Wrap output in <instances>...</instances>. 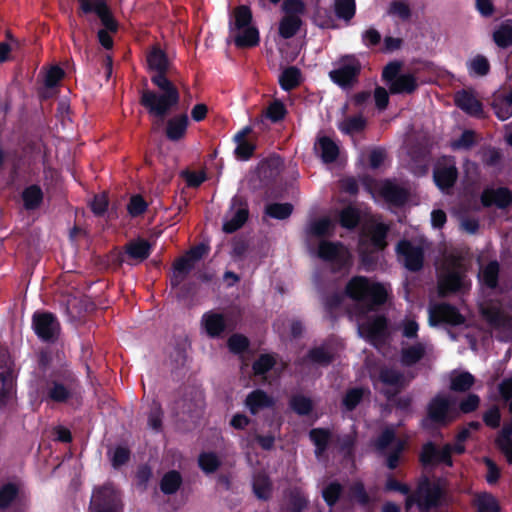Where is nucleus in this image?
Here are the masks:
<instances>
[{"mask_svg":"<svg viewBox=\"0 0 512 512\" xmlns=\"http://www.w3.org/2000/svg\"><path fill=\"white\" fill-rule=\"evenodd\" d=\"M198 463L205 473H213L219 468L221 462L215 453L204 452L199 455Z\"/></svg>","mask_w":512,"mask_h":512,"instance_id":"864d4df0","label":"nucleus"},{"mask_svg":"<svg viewBox=\"0 0 512 512\" xmlns=\"http://www.w3.org/2000/svg\"><path fill=\"white\" fill-rule=\"evenodd\" d=\"M468 69L471 74L485 76L490 70V64L485 56L477 55L468 62Z\"/></svg>","mask_w":512,"mask_h":512,"instance_id":"5fc2aeb1","label":"nucleus"},{"mask_svg":"<svg viewBox=\"0 0 512 512\" xmlns=\"http://www.w3.org/2000/svg\"><path fill=\"white\" fill-rule=\"evenodd\" d=\"M202 324L204 325L207 334L211 337L219 336L226 327L223 315L213 312L203 315Z\"/></svg>","mask_w":512,"mask_h":512,"instance_id":"2f4dec72","label":"nucleus"},{"mask_svg":"<svg viewBox=\"0 0 512 512\" xmlns=\"http://www.w3.org/2000/svg\"><path fill=\"white\" fill-rule=\"evenodd\" d=\"M317 256L326 262L333 272H348L352 265L349 250L340 242L320 241Z\"/></svg>","mask_w":512,"mask_h":512,"instance_id":"0eeeda50","label":"nucleus"},{"mask_svg":"<svg viewBox=\"0 0 512 512\" xmlns=\"http://www.w3.org/2000/svg\"><path fill=\"white\" fill-rule=\"evenodd\" d=\"M379 381L387 386L382 392L391 398L396 395L406 384L404 374L391 367H382L379 371Z\"/></svg>","mask_w":512,"mask_h":512,"instance_id":"a211bd4d","label":"nucleus"},{"mask_svg":"<svg viewBox=\"0 0 512 512\" xmlns=\"http://www.w3.org/2000/svg\"><path fill=\"white\" fill-rule=\"evenodd\" d=\"M456 105L472 116H480L483 112L481 102L470 92L461 91L455 95Z\"/></svg>","mask_w":512,"mask_h":512,"instance_id":"b1692460","label":"nucleus"},{"mask_svg":"<svg viewBox=\"0 0 512 512\" xmlns=\"http://www.w3.org/2000/svg\"><path fill=\"white\" fill-rule=\"evenodd\" d=\"M458 176L457 168L453 163H443L434 169V180L440 189L450 188Z\"/></svg>","mask_w":512,"mask_h":512,"instance_id":"412c9836","label":"nucleus"},{"mask_svg":"<svg viewBox=\"0 0 512 512\" xmlns=\"http://www.w3.org/2000/svg\"><path fill=\"white\" fill-rule=\"evenodd\" d=\"M465 287L462 260L455 255L445 258L442 272L438 277V291L441 297L448 293L456 292Z\"/></svg>","mask_w":512,"mask_h":512,"instance_id":"423d86ee","label":"nucleus"},{"mask_svg":"<svg viewBox=\"0 0 512 512\" xmlns=\"http://www.w3.org/2000/svg\"><path fill=\"white\" fill-rule=\"evenodd\" d=\"M478 512H499V505L495 497L488 493H482L475 498Z\"/></svg>","mask_w":512,"mask_h":512,"instance_id":"de8ad7c7","label":"nucleus"},{"mask_svg":"<svg viewBox=\"0 0 512 512\" xmlns=\"http://www.w3.org/2000/svg\"><path fill=\"white\" fill-rule=\"evenodd\" d=\"M250 25H252V13L250 8L246 5L236 7L233 11V19L229 24L230 33L237 32V30Z\"/></svg>","mask_w":512,"mask_h":512,"instance_id":"7c9ffc66","label":"nucleus"},{"mask_svg":"<svg viewBox=\"0 0 512 512\" xmlns=\"http://www.w3.org/2000/svg\"><path fill=\"white\" fill-rule=\"evenodd\" d=\"M429 323L436 326L440 323L457 326L465 322V317L455 306L448 303H439L429 307Z\"/></svg>","mask_w":512,"mask_h":512,"instance_id":"ddd939ff","label":"nucleus"},{"mask_svg":"<svg viewBox=\"0 0 512 512\" xmlns=\"http://www.w3.org/2000/svg\"><path fill=\"white\" fill-rule=\"evenodd\" d=\"M33 328L36 335L43 341H55L60 333V325L51 313H35Z\"/></svg>","mask_w":512,"mask_h":512,"instance_id":"2eb2a0df","label":"nucleus"},{"mask_svg":"<svg viewBox=\"0 0 512 512\" xmlns=\"http://www.w3.org/2000/svg\"><path fill=\"white\" fill-rule=\"evenodd\" d=\"M336 65L337 67L329 72L330 79L341 88L353 87L361 70L359 61L353 56H344Z\"/></svg>","mask_w":512,"mask_h":512,"instance_id":"9d476101","label":"nucleus"},{"mask_svg":"<svg viewBox=\"0 0 512 512\" xmlns=\"http://www.w3.org/2000/svg\"><path fill=\"white\" fill-rule=\"evenodd\" d=\"M481 201L484 206L495 205L500 209H504L511 204L512 195L507 188H491L483 191Z\"/></svg>","mask_w":512,"mask_h":512,"instance_id":"6ab92c4d","label":"nucleus"},{"mask_svg":"<svg viewBox=\"0 0 512 512\" xmlns=\"http://www.w3.org/2000/svg\"><path fill=\"white\" fill-rule=\"evenodd\" d=\"M293 211V206L290 203H272L266 206L265 212L268 216L283 220L288 218Z\"/></svg>","mask_w":512,"mask_h":512,"instance_id":"49530a36","label":"nucleus"},{"mask_svg":"<svg viewBox=\"0 0 512 512\" xmlns=\"http://www.w3.org/2000/svg\"><path fill=\"white\" fill-rule=\"evenodd\" d=\"M127 255L137 261H143L150 255V244L143 239L131 241L126 245Z\"/></svg>","mask_w":512,"mask_h":512,"instance_id":"4c0bfd02","label":"nucleus"},{"mask_svg":"<svg viewBox=\"0 0 512 512\" xmlns=\"http://www.w3.org/2000/svg\"><path fill=\"white\" fill-rule=\"evenodd\" d=\"M282 161L279 157H271L262 161L257 168V175L264 184L275 180L281 172Z\"/></svg>","mask_w":512,"mask_h":512,"instance_id":"4be33fe9","label":"nucleus"},{"mask_svg":"<svg viewBox=\"0 0 512 512\" xmlns=\"http://www.w3.org/2000/svg\"><path fill=\"white\" fill-rule=\"evenodd\" d=\"M358 332L361 337L365 338L375 347L379 348L385 343L387 338V323L386 319L377 316L373 320L367 321L359 325Z\"/></svg>","mask_w":512,"mask_h":512,"instance_id":"dca6fc26","label":"nucleus"},{"mask_svg":"<svg viewBox=\"0 0 512 512\" xmlns=\"http://www.w3.org/2000/svg\"><path fill=\"white\" fill-rule=\"evenodd\" d=\"M346 294L359 306L361 313H367L386 301L385 288L364 276H355L347 283Z\"/></svg>","mask_w":512,"mask_h":512,"instance_id":"7ed1b4c3","label":"nucleus"},{"mask_svg":"<svg viewBox=\"0 0 512 512\" xmlns=\"http://www.w3.org/2000/svg\"><path fill=\"white\" fill-rule=\"evenodd\" d=\"M418 87L412 74H401L389 84L391 94L413 93Z\"/></svg>","mask_w":512,"mask_h":512,"instance_id":"cd10ccee","label":"nucleus"},{"mask_svg":"<svg viewBox=\"0 0 512 512\" xmlns=\"http://www.w3.org/2000/svg\"><path fill=\"white\" fill-rule=\"evenodd\" d=\"M378 453L386 458V465L389 469H395L404 450V442L395 436L392 428L385 429L376 441Z\"/></svg>","mask_w":512,"mask_h":512,"instance_id":"1a4fd4ad","label":"nucleus"},{"mask_svg":"<svg viewBox=\"0 0 512 512\" xmlns=\"http://www.w3.org/2000/svg\"><path fill=\"white\" fill-rule=\"evenodd\" d=\"M388 227L383 223L374 225L371 229V240L375 247L383 249L386 247V236Z\"/></svg>","mask_w":512,"mask_h":512,"instance_id":"052dcab7","label":"nucleus"},{"mask_svg":"<svg viewBox=\"0 0 512 512\" xmlns=\"http://www.w3.org/2000/svg\"><path fill=\"white\" fill-rule=\"evenodd\" d=\"M457 415L455 399L444 394H437L428 403L427 418L424 425L431 422L437 426H444L452 422Z\"/></svg>","mask_w":512,"mask_h":512,"instance_id":"6e6552de","label":"nucleus"},{"mask_svg":"<svg viewBox=\"0 0 512 512\" xmlns=\"http://www.w3.org/2000/svg\"><path fill=\"white\" fill-rule=\"evenodd\" d=\"M399 261L410 271H419L423 267L424 250L422 246L408 240L400 241L396 246Z\"/></svg>","mask_w":512,"mask_h":512,"instance_id":"f8f14e48","label":"nucleus"},{"mask_svg":"<svg viewBox=\"0 0 512 512\" xmlns=\"http://www.w3.org/2000/svg\"><path fill=\"white\" fill-rule=\"evenodd\" d=\"M427 352L425 343H415L413 345L403 347L401 350V363L404 366H412L420 361Z\"/></svg>","mask_w":512,"mask_h":512,"instance_id":"c756f323","label":"nucleus"},{"mask_svg":"<svg viewBox=\"0 0 512 512\" xmlns=\"http://www.w3.org/2000/svg\"><path fill=\"white\" fill-rule=\"evenodd\" d=\"M309 359L318 364H329L332 360L331 354L323 347H317L309 351Z\"/></svg>","mask_w":512,"mask_h":512,"instance_id":"774afa93","label":"nucleus"},{"mask_svg":"<svg viewBox=\"0 0 512 512\" xmlns=\"http://www.w3.org/2000/svg\"><path fill=\"white\" fill-rule=\"evenodd\" d=\"M202 408V399L200 396L197 398H183L176 403L175 411L177 414L192 416L197 414Z\"/></svg>","mask_w":512,"mask_h":512,"instance_id":"37998d69","label":"nucleus"},{"mask_svg":"<svg viewBox=\"0 0 512 512\" xmlns=\"http://www.w3.org/2000/svg\"><path fill=\"white\" fill-rule=\"evenodd\" d=\"M315 151L324 163L334 162L339 155L338 145L329 137H320L315 143Z\"/></svg>","mask_w":512,"mask_h":512,"instance_id":"393cba45","label":"nucleus"},{"mask_svg":"<svg viewBox=\"0 0 512 512\" xmlns=\"http://www.w3.org/2000/svg\"><path fill=\"white\" fill-rule=\"evenodd\" d=\"M275 364V360L268 354L261 355L253 364V371L256 375H263Z\"/></svg>","mask_w":512,"mask_h":512,"instance_id":"69168bd1","label":"nucleus"},{"mask_svg":"<svg viewBox=\"0 0 512 512\" xmlns=\"http://www.w3.org/2000/svg\"><path fill=\"white\" fill-rule=\"evenodd\" d=\"M182 484V477L179 472L172 470L167 472L161 479L160 489L164 494H174Z\"/></svg>","mask_w":512,"mask_h":512,"instance_id":"a19ab883","label":"nucleus"},{"mask_svg":"<svg viewBox=\"0 0 512 512\" xmlns=\"http://www.w3.org/2000/svg\"><path fill=\"white\" fill-rule=\"evenodd\" d=\"M62 367V358L58 353H53L52 351H41L38 356V369L40 375L37 378L46 379V374L49 370H52V373H60V369Z\"/></svg>","mask_w":512,"mask_h":512,"instance_id":"aec40b11","label":"nucleus"},{"mask_svg":"<svg viewBox=\"0 0 512 512\" xmlns=\"http://www.w3.org/2000/svg\"><path fill=\"white\" fill-rule=\"evenodd\" d=\"M24 207L27 210L37 209L43 200V193L39 186L31 185L22 192Z\"/></svg>","mask_w":512,"mask_h":512,"instance_id":"ea45409f","label":"nucleus"},{"mask_svg":"<svg viewBox=\"0 0 512 512\" xmlns=\"http://www.w3.org/2000/svg\"><path fill=\"white\" fill-rule=\"evenodd\" d=\"M445 492L438 483H431L424 478L418 485L416 491L410 494L406 499V509L409 510L416 504L422 512H427L432 508L442 505Z\"/></svg>","mask_w":512,"mask_h":512,"instance_id":"39448f33","label":"nucleus"},{"mask_svg":"<svg viewBox=\"0 0 512 512\" xmlns=\"http://www.w3.org/2000/svg\"><path fill=\"white\" fill-rule=\"evenodd\" d=\"M359 222V215L357 211L352 207L344 208L340 213V224L348 229H352L357 226Z\"/></svg>","mask_w":512,"mask_h":512,"instance_id":"e2e57ef3","label":"nucleus"},{"mask_svg":"<svg viewBox=\"0 0 512 512\" xmlns=\"http://www.w3.org/2000/svg\"><path fill=\"white\" fill-rule=\"evenodd\" d=\"M310 439L316 446V455L320 456L327 447L329 432L324 429H312L310 431Z\"/></svg>","mask_w":512,"mask_h":512,"instance_id":"4d7b16f0","label":"nucleus"},{"mask_svg":"<svg viewBox=\"0 0 512 512\" xmlns=\"http://www.w3.org/2000/svg\"><path fill=\"white\" fill-rule=\"evenodd\" d=\"M248 210L246 208H239L232 216V218L223 224V230L227 233H232L238 230L247 220Z\"/></svg>","mask_w":512,"mask_h":512,"instance_id":"603ef678","label":"nucleus"},{"mask_svg":"<svg viewBox=\"0 0 512 512\" xmlns=\"http://www.w3.org/2000/svg\"><path fill=\"white\" fill-rule=\"evenodd\" d=\"M493 108L497 117L502 121L512 116V105L504 98L496 100L493 103Z\"/></svg>","mask_w":512,"mask_h":512,"instance_id":"338daca9","label":"nucleus"},{"mask_svg":"<svg viewBox=\"0 0 512 512\" xmlns=\"http://www.w3.org/2000/svg\"><path fill=\"white\" fill-rule=\"evenodd\" d=\"M493 40L500 48L512 46V21L501 23L493 32Z\"/></svg>","mask_w":512,"mask_h":512,"instance_id":"58836bf2","label":"nucleus"},{"mask_svg":"<svg viewBox=\"0 0 512 512\" xmlns=\"http://www.w3.org/2000/svg\"><path fill=\"white\" fill-rule=\"evenodd\" d=\"M239 48L253 47L259 43V31L254 25L230 33Z\"/></svg>","mask_w":512,"mask_h":512,"instance_id":"a878e982","label":"nucleus"},{"mask_svg":"<svg viewBox=\"0 0 512 512\" xmlns=\"http://www.w3.org/2000/svg\"><path fill=\"white\" fill-rule=\"evenodd\" d=\"M388 14L393 17H397L402 21H407L411 17V9L404 1H393L389 5Z\"/></svg>","mask_w":512,"mask_h":512,"instance_id":"bf43d9fd","label":"nucleus"},{"mask_svg":"<svg viewBox=\"0 0 512 512\" xmlns=\"http://www.w3.org/2000/svg\"><path fill=\"white\" fill-rule=\"evenodd\" d=\"M366 126V119L362 115L345 118L338 125L345 134H354L362 131Z\"/></svg>","mask_w":512,"mask_h":512,"instance_id":"a18cd8bd","label":"nucleus"},{"mask_svg":"<svg viewBox=\"0 0 512 512\" xmlns=\"http://www.w3.org/2000/svg\"><path fill=\"white\" fill-rule=\"evenodd\" d=\"M334 9L338 18L344 19L345 21H350L355 14V1L335 0Z\"/></svg>","mask_w":512,"mask_h":512,"instance_id":"8fccbe9b","label":"nucleus"},{"mask_svg":"<svg viewBox=\"0 0 512 512\" xmlns=\"http://www.w3.org/2000/svg\"><path fill=\"white\" fill-rule=\"evenodd\" d=\"M334 230L335 224L327 217L314 220L309 226V234L319 238L333 236Z\"/></svg>","mask_w":512,"mask_h":512,"instance_id":"e433bc0d","label":"nucleus"},{"mask_svg":"<svg viewBox=\"0 0 512 512\" xmlns=\"http://www.w3.org/2000/svg\"><path fill=\"white\" fill-rule=\"evenodd\" d=\"M194 264L190 258L183 256L177 259L174 263V270L170 282L174 287L179 286L187 277L189 272L193 269Z\"/></svg>","mask_w":512,"mask_h":512,"instance_id":"f704fd0d","label":"nucleus"},{"mask_svg":"<svg viewBox=\"0 0 512 512\" xmlns=\"http://www.w3.org/2000/svg\"><path fill=\"white\" fill-rule=\"evenodd\" d=\"M188 125V117L186 115H179L171 118L167 122L166 135L168 139L177 141L185 135Z\"/></svg>","mask_w":512,"mask_h":512,"instance_id":"473e14b6","label":"nucleus"},{"mask_svg":"<svg viewBox=\"0 0 512 512\" xmlns=\"http://www.w3.org/2000/svg\"><path fill=\"white\" fill-rule=\"evenodd\" d=\"M348 497L350 501L356 502L363 507L368 506L371 501L370 496L361 481H356L350 485Z\"/></svg>","mask_w":512,"mask_h":512,"instance_id":"c03bdc74","label":"nucleus"},{"mask_svg":"<svg viewBox=\"0 0 512 512\" xmlns=\"http://www.w3.org/2000/svg\"><path fill=\"white\" fill-rule=\"evenodd\" d=\"M451 454L452 446L450 444H446L441 449H438L433 443L429 442L423 446L420 460L423 465L444 463L452 466Z\"/></svg>","mask_w":512,"mask_h":512,"instance_id":"f3484780","label":"nucleus"},{"mask_svg":"<svg viewBox=\"0 0 512 512\" xmlns=\"http://www.w3.org/2000/svg\"><path fill=\"white\" fill-rule=\"evenodd\" d=\"M300 72L296 67H289L282 72L279 77V82L284 90H291L298 86Z\"/></svg>","mask_w":512,"mask_h":512,"instance_id":"09e8293b","label":"nucleus"},{"mask_svg":"<svg viewBox=\"0 0 512 512\" xmlns=\"http://www.w3.org/2000/svg\"><path fill=\"white\" fill-rule=\"evenodd\" d=\"M301 24L302 21L297 15H285L279 22V35L289 39L298 32Z\"/></svg>","mask_w":512,"mask_h":512,"instance_id":"c9c22d12","label":"nucleus"},{"mask_svg":"<svg viewBox=\"0 0 512 512\" xmlns=\"http://www.w3.org/2000/svg\"><path fill=\"white\" fill-rule=\"evenodd\" d=\"M475 383L474 376L469 372H461L451 376L450 389L455 392H466Z\"/></svg>","mask_w":512,"mask_h":512,"instance_id":"79ce46f5","label":"nucleus"},{"mask_svg":"<svg viewBox=\"0 0 512 512\" xmlns=\"http://www.w3.org/2000/svg\"><path fill=\"white\" fill-rule=\"evenodd\" d=\"M119 497L111 485H105L94 491L89 512H118Z\"/></svg>","mask_w":512,"mask_h":512,"instance_id":"4468645a","label":"nucleus"},{"mask_svg":"<svg viewBox=\"0 0 512 512\" xmlns=\"http://www.w3.org/2000/svg\"><path fill=\"white\" fill-rule=\"evenodd\" d=\"M74 384L75 377L68 370L51 373L49 379L35 378L31 382L29 397L33 404H41L45 400L63 403L72 397Z\"/></svg>","mask_w":512,"mask_h":512,"instance_id":"f03ea898","label":"nucleus"},{"mask_svg":"<svg viewBox=\"0 0 512 512\" xmlns=\"http://www.w3.org/2000/svg\"><path fill=\"white\" fill-rule=\"evenodd\" d=\"M481 313L484 319L494 328H507L510 326V317H508L498 306L486 304L481 307Z\"/></svg>","mask_w":512,"mask_h":512,"instance_id":"5701e85b","label":"nucleus"},{"mask_svg":"<svg viewBox=\"0 0 512 512\" xmlns=\"http://www.w3.org/2000/svg\"><path fill=\"white\" fill-rule=\"evenodd\" d=\"M380 193L386 201L395 204L402 205L408 197V192L391 181H385L380 187Z\"/></svg>","mask_w":512,"mask_h":512,"instance_id":"bb28decb","label":"nucleus"},{"mask_svg":"<svg viewBox=\"0 0 512 512\" xmlns=\"http://www.w3.org/2000/svg\"><path fill=\"white\" fill-rule=\"evenodd\" d=\"M499 264L496 261L490 262L482 271L481 279L489 288H495L498 282Z\"/></svg>","mask_w":512,"mask_h":512,"instance_id":"6e6d98bb","label":"nucleus"},{"mask_svg":"<svg viewBox=\"0 0 512 512\" xmlns=\"http://www.w3.org/2000/svg\"><path fill=\"white\" fill-rule=\"evenodd\" d=\"M252 487L253 492L258 499L267 500L270 498L272 483L265 473L258 472L253 476Z\"/></svg>","mask_w":512,"mask_h":512,"instance_id":"72a5a7b5","label":"nucleus"},{"mask_svg":"<svg viewBox=\"0 0 512 512\" xmlns=\"http://www.w3.org/2000/svg\"><path fill=\"white\" fill-rule=\"evenodd\" d=\"M342 491L343 487L338 482H332L326 488L323 489V499L330 508H332L337 503Z\"/></svg>","mask_w":512,"mask_h":512,"instance_id":"13d9d810","label":"nucleus"},{"mask_svg":"<svg viewBox=\"0 0 512 512\" xmlns=\"http://www.w3.org/2000/svg\"><path fill=\"white\" fill-rule=\"evenodd\" d=\"M18 489L14 484H6L0 489V508H7L16 498Z\"/></svg>","mask_w":512,"mask_h":512,"instance_id":"0e129e2a","label":"nucleus"},{"mask_svg":"<svg viewBox=\"0 0 512 512\" xmlns=\"http://www.w3.org/2000/svg\"><path fill=\"white\" fill-rule=\"evenodd\" d=\"M273 404V399L262 390L253 391L246 398V405L252 414H256L264 408L272 407Z\"/></svg>","mask_w":512,"mask_h":512,"instance_id":"c85d7f7f","label":"nucleus"},{"mask_svg":"<svg viewBox=\"0 0 512 512\" xmlns=\"http://www.w3.org/2000/svg\"><path fill=\"white\" fill-rule=\"evenodd\" d=\"M80 4V11L84 14L94 12L101 20L105 29L99 30L98 39L101 45L110 49L113 45V40L109 32H115L118 28L117 22L112 16V13L107 5L106 0H78Z\"/></svg>","mask_w":512,"mask_h":512,"instance_id":"20e7f679","label":"nucleus"},{"mask_svg":"<svg viewBox=\"0 0 512 512\" xmlns=\"http://www.w3.org/2000/svg\"><path fill=\"white\" fill-rule=\"evenodd\" d=\"M146 63L148 71L152 73L151 82L158 88V92L144 89L140 103L151 115L163 119L180 100L177 87L168 78L173 64L159 45H153L147 50Z\"/></svg>","mask_w":512,"mask_h":512,"instance_id":"f257e3e1","label":"nucleus"},{"mask_svg":"<svg viewBox=\"0 0 512 512\" xmlns=\"http://www.w3.org/2000/svg\"><path fill=\"white\" fill-rule=\"evenodd\" d=\"M291 408L299 415H307L312 410V402L303 395H295L290 400Z\"/></svg>","mask_w":512,"mask_h":512,"instance_id":"680f3d73","label":"nucleus"},{"mask_svg":"<svg viewBox=\"0 0 512 512\" xmlns=\"http://www.w3.org/2000/svg\"><path fill=\"white\" fill-rule=\"evenodd\" d=\"M0 382V408H3L11 400L15 387L13 363L3 350H0Z\"/></svg>","mask_w":512,"mask_h":512,"instance_id":"9b49d317","label":"nucleus"},{"mask_svg":"<svg viewBox=\"0 0 512 512\" xmlns=\"http://www.w3.org/2000/svg\"><path fill=\"white\" fill-rule=\"evenodd\" d=\"M367 392L364 388H352L349 389L345 396L343 397L342 404L348 411H352L356 408V406L360 403V401L363 399L365 393Z\"/></svg>","mask_w":512,"mask_h":512,"instance_id":"3c124183","label":"nucleus"}]
</instances>
